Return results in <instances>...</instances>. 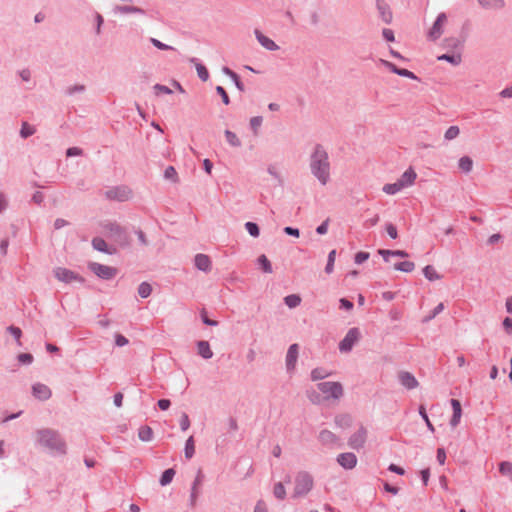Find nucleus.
<instances>
[{"mask_svg": "<svg viewBox=\"0 0 512 512\" xmlns=\"http://www.w3.org/2000/svg\"><path fill=\"white\" fill-rule=\"evenodd\" d=\"M263 118L261 116H254L250 119V127L254 134L258 133L259 127L262 125Z\"/></svg>", "mask_w": 512, "mask_h": 512, "instance_id": "864d4df0", "label": "nucleus"}, {"mask_svg": "<svg viewBox=\"0 0 512 512\" xmlns=\"http://www.w3.org/2000/svg\"><path fill=\"white\" fill-rule=\"evenodd\" d=\"M267 172L272 176L274 177L277 181H278V184L280 186H283V178L281 177V175L277 172L276 168L272 165H270L268 168H267Z\"/></svg>", "mask_w": 512, "mask_h": 512, "instance_id": "0e129e2a", "label": "nucleus"}, {"mask_svg": "<svg viewBox=\"0 0 512 512\" xmlns=\"http://www.w3.org/2000/svg\"><path fill=\"white\" fill-rule=\"evenodd\" d=\"M245 229L250 236L256 238L260 235V228L257 223L248 221L245 223Z\"/></svg>", "mask_w": 512, "mask_h": 512, "instance_id": "c03bdc74", "label": "nucleus"}, {"mask_svg": "<svg viewBox=\"0 0 512 512\" xmlns=\"http://www.w3.org/2000/svg\"><path fill=\"white\" fill-rule=\"evenodd\" d=\"M224 135H225V138H226V141L233 147H240L241 146V141L240 139L237 137V135L230 131V130H225L224 132Z\"/></svg>", "mask_w": 512, "mask_h": 512, "instance_id": "37998d69", "label": "nucleus"}, {"mask_svg": "<svg viewBox=\"0 0 512 512\" xmlns=\"http://www.w3.org/2000/svg\"><path fill=\"white\" fill-rule=\"evenodd\" d=\"M318 390L325 395V399L338 400L343 396V386L340 382L326 381L317 384Z\"/></svg>", "mask_w": 512, "mask_h": 512, "instance_id": "39448f33", "label": "nucleus"}, {"mask_svg": "<svg viewBox=\"0 0 512 512\" xmlns=\"http://www.w3.org/2000/svg\"><path fill=\"white\" fill-rule=\"evenodd\" d=\"M17 359L20 364L30 365L33 362V355L30 353H21L17 356Z\"/></svg>", "mask_w": 512, "mask_h": 512, "instance_id": "6e6d98bb", "label": "nucleus"}, {"mask_svg": "<svg viewBox=\"0 0 512 512\" xmlns=\"http://www.w3.org/2000/svg\"><path fill=\"white\" fill-rule=\"evenodd\" d=\"M53 274L58 281L66 284L72 282H79L80 284L85 283V279L80 274L64 267H56L53 270Z\"/></svg>", "mask_w": 512, "mask_h": 512, "instance_id": "0eeeda50", "label": "nucleus"}, {"mask_svg": "<svg viewBox=\"0 0 512 512\" xmlns=\"http://www.w3.org/2000/svg\"><path fill=\"white\" fill-rule=\"evenodd\" d=\"M402 189H404L403 184L396 181L394 183L385 184L382 188V191L388 195H395Z\"/></svg>", "mask_w": 512, "mask_h": 512, "instance_id": "cd10ccee", "label": "nucleus"}, {"mask_svg": "<svg viewBox=\"0 0 512 512\" xmlns=\"http://www.w3.org/2000/svg\"><path fill=\"white\" fill-rule=\"evenodd\" d=\"M319 441L326 446H332L337 443L338 437L331 431L321 430L318 436Z\"/></svg>", "mask_w": 512, "mask_h": 512, "instance_id": "412c9836", "label": "nucleus"}, {"mask_svg": "<svg viewBox=\"0 0 512 512\" xmlns=\"http://www.w3.org/2000/svg\"><path fill=\"white\" fill-rule=\"evenodd\" d=\"M376 7L382 21L386 24H390L392 22L393 15L385 0H376Z\"/></svg>", "mask_w": 512, "mask_h": 512, "instance_id": "2eb2a0df", "label": "nucleus"}, {"mask_svg": "<svg viewBox=\"0 0 512 512\" xmlns=\"http://www.w3.org/2000/svg\"><path fill=\"white\" fill-rule=\"evenodd\" d=\"M36 132L34 126L30 125L27 122H23L20 129V136L24 139L32 136Z\"/></svg>", "mask_w": 512, "mask_h": 512, "instance_id": "ea45409f", "label": "nucleus"}, {"mask_svg": "<svg viewBox=\"0 0 512 512\" xmlns=\"http://www.w3.org/2000/svg\"><path fill=\"white\" fill-rule=\"evenodd\" d=\"M370 257V254L368 252L360 251L357 252L354 256V262L358 265L364 263L367 261Z\"/></svg>", "mask_w": 512, "mask_h": 512, "instance_id": "4d7b16f0", "label": "nucleus"}, {"mask_svg": "<svg viewBox=\"0 0 512 512\" xmlns=\"http://www.w3.org/2000/svg\"><path fill=\"white\" fill-rule=\"evenodd\" d=\"M176 474V471L173 469V468H168L166 469L162 474H161V477L159 479V483L161 486H167L169 485L174 476Z\"/></svg>", "mask_w": 512, "mask_h": 512, "instance_id": "c756f323", "label": "nucleus"}, {"mask_svg": "<svg viewBox=\"0 0 512 512\" xmlns=\"http://www.w3.org/2000/svg\"><path fill=\"white\" fill-rule=\"evenodd\" d=\"M216 93L221 97L225 105L230 104V98L226 90L222 86H216Z\"/></svg>", "mask_w": 512, "mask_h": 512, "instance_id": "13d9d810", "label": "nucleus"}, {"mask_svg": "<svg viewBox=\"0 0 512 512\" xmlns=\"http://www.w3.org/2000/svg\"><path fill=\"white\" fill-rule=\"evenodd\" d=\"M501 475L508 477L512 480V463L509 461H502L498 465Z\"/></svg>", "mask_w": 512, "mask_h": 512, "instance_id": "f704fd0d", "label": "nucleus"}, {"mask_svg": "<svg viewBox=\"0 0 512 512\" xmlns=\"http://www.w3.org/2000/svg\"><path fill=\"white\" fill-rule=\"evenodd\" d=\"M458 166L463 172L469 173L473 168V161L469 156H463L459 159Z\"/></svg>", "mask_w": 512, "mask_h": 512, "instance_id": "c9c22d12", "label": "nucleus"}, {"mask_svg": "<svg viewBox=\"0 0 512 512\" xmlns=\"http://www.w3.org/2000/svg\"><path fill=\"white\" fill-rule=\"evenodd\" d=\"M337 462L344 469H353L357 464V457L352 452H345L338 455Z\"/></svg>", "mask_w": 512, "mask_h": 512, "instance_id": "4468645a", "label": "nucleus"}, {"mask_svg": "<svg viewBox=\"0 0 512 512\" xmlns=\"http://www.w3.org/2000/svg\"><path fill=\"white\" fill-rule=\"evenodd\" d=\"M394 269L397 271L410 273L415 269V264L412 261H402L394 264Z\"/></svg>", "mask_w": 512, "mask_h": 512, "instance_id": "7c9ffc66", "label": "nucleus"}, {"mask_svg": "<svg viewBox=\"0 0 512 512\" xmlns=\"http://www.w3.org/2000/svg\"><path fill=\"white\" fill-rule=\"evenodd\" d=\"M419 414H420V416L422 417V419L425 421V423H426V425H427L428 429H429L430 431H434V426H433V425H432V423L430 422L429 417H428V415H427V413H426V409H425V407H424V406H420V407H419Z\"/></svg>", "mask_w": 512, "mask_h": 512, "instance_id": "680f3d73", "label": "nucleus"}, {"mask_svg": "<svg viewBox=\"0 0 512 512\" xmlns=\"http://www.w3.org/2000/svg\"><path fill=\"white\" fill-rule=\"evenodd\" d=\"M360 338V331L358 328L353 327L348 330L344 338L339 342V351L342 353L350 352L354 345L358 342Z\"/></svg>", "mask_w": 512, "mask_h": 512, "instance_id": "1a4fd4ad", "label": "nucleus"}, {"mask_svg": "<svg viewBox=\"0 0 512 512\" xmlns=\"http://www.w3.org/2000/svg\"><path fill=\"white\" fill-rule=\"evenodd\" d=\"M477 2L485 10H502L506 6L505 0H477Z\"/></svg>", "mask_w": 512, "mask_h": 512, "instance_id": "6ab92c4d", "label": "nucleus"}, {"mask_svg": "<svg viewBox=\"0 0 512 512\" xmlns=\"http://www.w3.org/2000/svg\"><path fill=\"white\" fill-rule=\"evenodd\" d=\"M386 232L387 234L392 238V239H396L398 237V231H397V227L392 224V223H387L386 226Z\"/></svg>", "mask_w": 512, "mask_h": 512, "instance_id": "338daca9", "label": "nucleus"}, {"mask_svg": "<svg viewBox=\"0 0 512 512\" xmlns=\"http://www.w3.org/2000/svg\"><path fill=\"white\" fill-rule=\"evenodd\" d=\"M255 37L259 44L269 51H277L279 50V46L269 37L264 35L260 30H254Z\"/></svg>", "mask_w": 512, "mask_h": 512, "instance_id": "dca6fc26", "label": "nucleus"}, {"mask_svg": "<svg viewBox=\"0 0 512 512\" xmlns=\"http://www.w3.org/2000/svg\"><path fill=\"white\" fill-rule=\"evenodd\" d=\"M423 274L429 281L439 280L442 277L432 265L425 266L423 268Z\"/></svg>", "mask_w": 512, "mask_h": 512, "instance_id": "2f4dec72", "label": "nucleus"}, {"mask_svg": "<svg viewBox=\"0 0 512 512\" xmlns=\"http://www.w3.org/2000/svg\"><path fill=\"white\" fill-rule=\"evenodd\" d=\"M273 495L278 500H284L286 498V489L282 482H277L274 484Z\"/></svg>", "mask_w": 512, "mask_h": 512, "instance_id": "58836bf2", "label": "nucleus"}, {"mask_svg": "<svg viewBox=\"0 0 512 512\" xmlns=\"http://www.w3.org/2000/svg\"><path fill=\"white\" fill-rule=\"evenodd\" d=\"M189 61L195 64L198 77L204 82L207 81L209 79V72L207 68L195 57L190 58Z\"/></svg>", "mask_w": 512, "mask_h": 512, "instance_id": "a878e982", "label": "nucleus"}, {"mask_svg": "<svg viewBox=\"0 0 512 512\" xmlns=\"http://www.w3.org/2000/svg\"><path fill=\"white\" fill-rule=\"evenodd\" d=\"M152 286L150 283L144 281V282H141L138 286V289H137V292H138V295L145 299V298H148L151 293H152Z\"/></svg>", "mask_w": 512, "mask_h": 512, "instance_id": "473e14b6", "label": "nucleus"}, {"mask_svg": "<svg viewBox=\"0 0 512 512\" xmlns=\"http://www.w3.org/2000/svg\"><path fill=\"white\" fill-rule=\"evenodd\" d=\"M284 303L289 308H296L301 303V297L298 294H290L284 297Z\"/></svg>", "mask_w": 512, "mask_h": 512, "instance_id": "e433bc0d", "label": "nucleus"}, {"mask_svg": "<svg viewBox=\"0 0 512 512\" xmlns=\"http://www.w3.org/2000/svg\"><path fill=\"white\" fill-rule=\"evenodd\" d=\"M443 310H444V304L439 303L437 306L434 307V309L431 311V313L424 318V322H428V321L434 319Z\"/></svg>", "mask_w": 512, "mask_h": 512, "instance_id": "603ef678", "label": "nucleus"}, {"mask_svg": "<svg viewBox=\"0 0 512 512\" xmlns=\"http://www.w3.org/2000/svg\"><path fill=\"white\" fill-rule=\"evenodd\" d=\"M202 322L207 326H217L218 321L212 320L207 316V312L205 309H202L200 312Z\"/></svg>", "mask_w": 512, "mask_h": 512, "instance_id": "bf43d9fd", "label": "nucleus"}, {"mask_svg": "<svg viewBox=\"0 0 512 512\" xmlns=\"http://www.w3.org/2000/svg\"><path fill=\"white\" fill-rule=\"evenodd\" d=\"M104 228L109 233V236L119 245L123 247L129 245V236L124 227L116 222H108Z\"/></svg>", "mask_w": 512, "mask_h": 512, "instance_id": "423d86ee", "label": "nucleus"}, {"mask_svg": "<svg viewBox=\"0 0 512 512\" xmlns=\"http://www.w3.org/2000/svg\"><path fill=\"white\" fill-rule=\"evenodd\" d=\"M153 89L156 95L173 93V91L168 86L162 84H155Z\"/></svg>", "mask_w": 512, "mask_h": 512, "instance_id": "052dcab7", "label": "nucleus"}, {"mask_svg": "<svg viewBox=\"0 0 512 512\" xmlns=\"http://www.w3.org/2000/svg\"><path fill=\"white\" fill-rule=\"evenodd\" d=\"M366 439H367V430L364 426H360L358 431H356L355 433H353L350 436V438L348 440V445L352 449L360 450L361 448L364 447Z\"/></svg>", "mask_w": 512, "mask_h": 512, "instance_id": "9d476101", "label": "nucleus"}, {"mask_svg": "<svg viewBox=\"0 0 512 512\" xmlns=\"http://www.w3.org/2000/svg\"><path fill=\"white\" fill-rule=\"evenodd\" d=\"M151 44L159 50H175L174 47L167 45L156 38H150Z\"/></svg>", "mask_w": 512, "mask_h": 512, "instance_id": "5fc2aeb1", "label": "nucleus"}, {"mask_svg": "<svg viewBox=\"0 0 512 512\" xmlns=\"http://www.w3.org/2000/svg\"><path fill=\"white\" fill-rule=\"evenodd\" d=\"M259 266L265 273H272V264L269 259L263 254L260 255L257 259Z\"/></svg>", "mask_w": 512, "mask_h": 512, "instance_id": "a19ab883", "label": "nucleus"}, {"mask_svg": "<svg viewBox=\"0 0 512 512\" xmlns=\"http://www.w3.org/2000/svg\"><path fill=\"white\" fill-rule=\"evenodd\" d=\"M298 353H299V346L298 344L294 343L289 346L287 354H286V369L287 372H292L297 363L298 359Z\"/></svg>", "mask_w": 512, "mask_h": 512, "instance_id": "ddd939ff", "label": "nucleus"}, {"mask_svg": "<svg viewBox=\"0 0 512 512\" xmlns=\"http://www.w3.org/2000/svg\"><path fill=\"white\" fill-rule=\"evenodd\" d=\"M195 267L203 272H209L212 268V263L208 255L198 253L194 257Z\"/></svg>", "mask_w": 512, "mask_h": 512, "instance_id": "f3484780", "label": "nucleus"}, {"mask_svg": "<svg viewBox=\"0 0 512 512\" xmlns=\"http://www.w3.org/2000/svg\"><path fill=\"white\" fill-rule=\"evenodd\" d=\"M86 87L83 84H76L73 86H69L65 89V94L68 96H73L77 93H83L85 92Z\"/></svg>", "mask_w": 512, "mask_h": 512, "instance_id": "49530a36", "label": "nucleus"}, {"mask_svg": "<svg viewBox=\"0 0 512 512\" xmlns=\"http://www.w3.org/2000/svg\"><path fill=\"white\" fill-rule=\"evenodd\" d=\"M444 46L450 49H457L462 46V42L456 37H448L444 39Z\"/></svg>", "mask_w": 512, "mask_h": 512, "instance_id": "de8ad7c7", "label": "nucleus"}, {"mask_svg": "<svg viewBox=\"0 0 512 512\" xmlns=\"http://www.w3.org/2000/svg\"><path fill=\"white\" fill-rule=\"evenodd\" d=\"M416 177V172L412 168H408L397 181L403 184V188H406L414 183Z\"/></svg>", "mask_w": 512, "mask_h": 512, "instance_id": "4be33fe9", "label": "nucleus"}, {"mask_svg": "<svg viewBox=\"0 0 512 512\" xmlns=\"http://www.w3.org/2000/svg\"><path fill=\"white\" fill-rule=\"evenodd\" d=\"M104 197L109 201L126 202L133 197V190L125 184L111 186L104 192Z\"/></svg>", "mask_w": 512, "mask_h": 512, "instance_id": "20e7f679", "label": "nucleus"}, {"mask_svg": "<svg viewBox=\"0 0 512 512\" xmlns=\"http://www.w3.org/2000/svg\"><path fill=\"white\" fill-rule=\"evenodd\" d=\"M179 424L182 431L188 430V428L190 427V419L187 413L183 412L181 414Z\"/></svg>", "mask_w": 512, "mask_h": 512, "instance_id": "e2e57ef3", "label": "nucleus"}, {"mask_svg": "<svg viewBox=\"0 0 512 512\" xmlns=\"http://www.w3.org/2000/svg\"><path fill=\"white\" fill-rule=\"evenodd\" d=\"M399 383L408 390L415 389L419 386L418 380L408 371H400L398 373Z\"/></svg>", "mask_w": 512, "mask_h": 512, "instance_id": "f8f14e48", "label": "nucleus"}, {"mask_svg": "<svg viewBox=\"0 0 512 512\" xmlns=\"http://www.w3.org/2000/svg\"><path fill=\"white\" fill-rule=\"evenodd\" d=\"M460 133V130H459V127L458 126H450L445 134H444V138L446 140H453L455 139Z\"/></svg>", "mask_w": 512, "mask_h": 512, "instance_id": "3c124183", "label": "nucleus"}, {"mask_svg": "<svg viewBox=\"0 0 512 512\" xmlns=\"http://www.w3.org/2000/svg\"><path fill=\"white\" fill-rule=\"evenodd\" d=\"M88 268L97 277L103 280H111L117 275V269L97 262H90Z\"/></svg>", "mask_w": 512, "mask_h": 512, "instance_id": "6e6552de", "label": "nucleus"}, {"mask_svg": "<svg viewBox=\"0 0 512 512\" xmlns=\"http://www.w3.org/2000/svg\"><path fill=\"white\" fill-rule=\"evenodd\" d=\"M438 61H446L453 66H458L462 62V56L460 53H445L437 56Z\"/></svg>", "mask_w": 512, "mask_h": 512, "instance_id": "b1692460", "label": "nucleus"}, {"mask_svg": "<svg viewBox=\"0 0 512 512\" xmlns=\"http://www.w3.org/2000/svg\"><path fill=\"white\" fill-rule=\"evenodd\" d=\"M197 350H198V354L203 358V359H211L213 357V352L210 348V344L208 341H205V340H200L197 342Z\"/></svg>", "mask_w": 512, "mask_h": 512, "instance_id": "5701e85b", "label": "nucleus"}, {"mask_svg": "<svg viewBox=\"0 0 512 512\" xmlns=\"http://www.w3.org/2000/svg\"><path fill=\"white\" fill-rule=\"evenodd\" d=\"M32 394L35 398L44 401L51 397V390L45 384L36 383L32 386Z\"/></svg>", "mask_w": 512, "mask_h": 512, "instance_id": "a211bd4d", "label": "nucleus"}, {"mask_svg": "<svg viewBox=\"0 0 512 512\" xmlns=\"http://www.w3.org/2000/svg\"><path fill=\"white\" fill-rule=\"evenodd\" d=\"M185 457L191 459L195 454V444L193 436H190L185 442L184 448Z\"/></svg>", "mask_w": 512, "mask_h": 512, "instance_id": "4c0bfd02", "label": "nucleus"}, {"mask_svg": "<svg viewBox=\"0 0 512 512\" xmlns=\"http://www.w3.org/2000/svg\"><path fill=\"white\" fill-rule=\"evenodd\" d=\"M114 13L115 14H139V15H144L146 12L144 9L140 8V7H137V6H131V5H121V6H116L114 8Z\"/></svg>", "mask_w": 512, "mask_h": 512, "instance_id": "aec40b11", "label": "nucleus"}, {"mask_svg": "<svg viewBox=\"0 0 512 512\" xmlns=\"http://www.w3.org/2000/svg\"><path fill=\"white\" fill-rule=\"evenodd\" d=\"M336 257V250H331L328 254L327 264L325 266V272L330 274L334 269V262Z\"/></svg>", "mask_w": 512, "mask_h": 512, "instance_id": "09e8293b", "label": "nucleus"}, {"mask_svg": "<svg viewBox=\"0 0 512 512\" xmlns=\"http://www.w3.org/2000/svg\"><path fill=\"white\" fill-rule=\"evenodd\" d=\"M164 178L170 180L173 183L178 182V173L173 166L166 167L164 171Z\"/></svg>", "mask_w": 512, "mask_h": 512, "instance_id": "a18cd8bd", "label": "nucleus"}, {"mask_svg": "<svg viewBox=\"0 0 512 512\" xmlns=\"http://www.w3.org/2000/svg\"><path fill=\"white\" fill-rule=\"evenodd\" d=\"M138 437L143 442H149L153 438V430L149 426H142L139 429Z\"/></svg>", "mask_w": 512, "mask_h": 512, "instance_id": "72a5a7b5", "label": "nucleus"}, {"mask_svg": "<svg viewBox=\"0 0 512 512\" xmlns=\"http://www.w3.org/2000/svg\"><path fill=\"white\" fill-rule=\"evenodd\" d=\"M201 483V472L198 473V476L195 478V480L192 483L191 487V493H190V500L189 504L191 507H194L196 505L197 497H198V490L197 487Z\"/></svg>", "mask_w": 512, "mask_h": 512, "instance_id": "bb28decb", "label": "nucleus"}, {"mask_svg": "<svg viewBox=\"0 0 512 512\" xmlns=\"http://www.w3.org/2000/svg\"><path fill=\"white\" fill-rule=\"evenodd\" d=\"M309 168L311 174L321 185H326L330 180L331 165L329 155L321 144H316L309 157Z\"/></svg>", "mask_w": 512, "mask_h": 512, "instance_id": "f257e3e1", "label": "nucleus"}, {"mask_svg": "<svg viewBox=\"0 0 512 512\" xmlns=\"http://www.w3.org/2000/svg\"><path fill=\"white\" fill-rule=\"evenodd\" d=\"M331 372H328L326 369L322 368V367H317V368H314L312 371H311V380L312 381H318V380H322V379H325L329 376H331Z\"/></svg>", "mask_w": 512, "mask_h": 512, "instance_id": "c85d7f7f", "label": "nucleus"}, {"mask_svg": "<svg viewBox=\"0 0 512 512\" xmlns=\"http://www.w3.org/2000/svg\"><path fill=\"white\" fill-rule=\"evenodd\" d=\"M95 22H96V25H95V33H96L97 35H100V34H101V27H102V25H103V23H104V18H103V16H102L100 13H98V12H96V13H95Z\"/></svg>", "mask_w": 512, "mask_h": 512, "instance_id": "69168bd1", "label": "nucleus"}, {"mask_svg": "<svg viewBox=\"0 0 512 512\" xmlns=\"http://www.w3.org/2000/svg\"><path fill=\"white\" fill-rule=\"evenodd\" d=\"M37 435L38 441L42 446L60 454L66 452V444L58 432L52 429H41L37 431Z\"/></svg>", "mask_w": 512, "mask_h": 512, "instance_id": "f03ea898", "label": "nucleus"}, {"mask_svg": "<svg viewBox=\"0 0 512 512\" xmlns=\"http://www.w3.org/2000/svg\"><path fill=\"white\" fill-rule=\"evenodd\" d=\"M447 21V16L444 12L438 14L435 22L428 32V38L432 41L439 39L443 33V26Z\"/></svg>", "mask_w": 512, "mask_h": 512, "instance_id": "9b49d317", "label": "nucleus"}, {"mask_svg": "<svg viewBox=\"0 0 512 512\" xmlns=\"http://www.w3.org/2000/svg\"><path fill=\"white\" fill-rule=\"evenodd\" d=\"M6 330L9 334H11L15 338L18 345L20 346L21 345L20 338L22 336V330L19 327L14 326V325L8 326Z\"/></svg>", "mask_w": 512, "mask_h": 512, "instance_id": "8fccbe9b", "label": "nucleus"}, {"mask_svg": "<svg viewBox=\"0 0 512 512\" xmlns=\"http://www.w3.org/2000/svg\"><path fill=\"white\" fill-rule=\"evenodd\" d=\"M503 328L508 334H512V318L506 317L502 322Z\"/></svg>", "mask_w": 512, "mask_h": 512, "instance_id": "774afa93", "label": "nucleus"}, {"mask_svg": "<svg viewBox=\"0 0 512 512\" xmlns=\"http://www.w3.org/2000/svg\"><path fill=\"white\" fill-rule=\"evenodd\" d=\"M313 477L306 471H300L295 477L293 497L298 498L307 495L313 488Z\"/></svg>", "mask_w": 512, "mask_h": 512, "instance_id": "7ed1b4c3", "label": "nucleus"}, {"mask_svg": "<svg viewBox=\"0 0 512 512\" xmlns=\"http://www.w3.org/2000/svg\"><path fill=\"white\" fill-rule=\"evenodd\" d=\"M352 419L348 414H341L335 417V424L339 427L345 428L351 425Z\"/></svg>", "mask_w": 512, "mask_h": 512, "instance_id": "79ce46f5", "label": "nucleus"}, {"mask_svg": "<svg viewBox=\"0 0 512 512\" xmlns=\"http://www.w3.org/2000/svg\"><path fill=\"white\" fill-rule=\"evenodd\" d=\"M92 247L99 252L107 253L110 255L115 251V249L109 250L106 241L101 237H94L92 239Z\"/></svg>", "mask_w": 512, "mask_h": 512, "instance_id": "393cba45", "label": "nucleus"}]
</instances>
